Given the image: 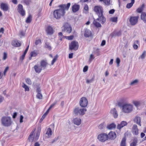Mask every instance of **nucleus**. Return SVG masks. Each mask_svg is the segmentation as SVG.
<instances>
[{
  "instance_id": "a19ab883",
  "label": "nucleus",
  "mask_w": 146,
  "mask_h": 146,
  "mask_svg": "<svg viewBox=\"0 0 146 146\" xmlns=\"http://www.w3.org/2000/svg\"><path fill=\"white\" fill-rule=\"evenodd\" d=\"M84 10L85 11V13H87L89 11V7L87 4H85L84 7Z\"/></svg>"
},
{
  "instance_id": "f257e3e1",
  "label": "nucleus",
  "mask_w": 146,
  "mask_h": 146,
  "mask_svg": "<svg viewBox=\"0 0 146 146\" xmlns=\"http://www.w3.org/2000/svg\"><path fill=\"white\" fill-rule=\"evenodd\" d=\"M70 5V3H69L67 5L62 4L58 5V7L60 8L55 9L53 11L54 18L56 19H59L64 17L65 13V10H68Z\"/></svg>"
},
{
  "instance_id": "72a5a7b5",
  "label": "nucleus",
  "mask_w": 146,
  "mask_h": 146,
  "mask_svg": "<svg viewBox=\"0 0 146 146\" xmlns=\"http://www.w3.org/2000/svg\"><path fill=\"white\" fill-rule=\"evenodd\" d=\"M100 2H103L105 5L108 6L110 4V0H99Z\"/></svg>"
},
{
  "instance_id": "de8ad7c7",
  "label": "nucleus",
  "mask_w": 146,
  "mask_h": 146,
  "mask_svg": "<svg viewBox=\"0 0 146 146\" xmlns=\"http://www.w3.org/2000/svg\"><path fill=\"white\" fill-rule=\"evenodd\" d=\"M111 21L113 22H116L117 21V17H113L111 18Z\"/></svg>"
},
{
  "instance_id": "f03ea898",
  "label": "nucleus",
  "mask_w": 146,
  "mask_h": 146,
  "mask_svg": "<svg viewBox=\"0 0 146 146\" xmlns=\"http://www.w3.org/2000/svg\"><path fill=\"white\" fill-rule=\"evenodd\" d=\"M40 131L41 128L40 127H38L36 130L35 129L33 130L28 138L29 141L32 142L33 140H37L39 136Z\"/></svg>"
},
{
  "instance_id": "2f4dec72",
  "label": "nucleus",
  "mask_w": 146,
  "mask_h": 146,
  "mask_svg": "<svg viewBox=\"0 0 146 146\" xmlns=\"http://www.w3.org/2000/svg\"><path fill=\"white\" fill-rule=\"evenodd\" d=\"M126 138L125 137H123L121 142L120 146H126Z\"/></svg>"
},
{
  "instance_id": "8fccbe9b",
  "label": "nucleus",
  "mask_w": 146,
  "mask_h": 146,
  "mask_svg": "<svg viewBox=\"0 0 146 146\" xmlns=\"http://www.w3.org/2000/svg\"><path fill=\"white\" fill-rule=\"evenodd\" d=\"M41 40L40 39L36 40L35 42V44L36 45H37L39 44H41Z\"/></svg>"
},
{
  "instance_id": "7c9ffc66",
  "label": "nucleus",
  "mask_w": 146,
  "mask_h": 146,
  "mask_svg": "<svg viewBox=\"0 0 146 146\" xmlns=\"http://www.w3.org/2000/svg\"><path fill=\"white\" fill-rule=\"evenodd\" d=\"M38 54V51L36 50H34L31 52L30 55L31 57H35Z\"/></svg>"
},
{
  "instance_id": "39448f33",
  "label": "nucleus",
  "mask_w": 146,
  "mask_h": 146,
  "mask_svg": "<svg viewBox=\"0 0 146 146\" xmlns=\"http://www.w3.org/2000/svg\"><path fill=\"white\" fill-rule=\"evenodd\" d=\"M122 110L124 112L128 113L132 111L133 106L130 104H125L122 106Z\"/></svg>"
},
{
  "instance_id": "69168bd1",
  "label": "nucleus",
  "mask_w": 146,
  "mask_h": 146,
  "mask_svg": "<svg viewBox=\"0 0 146 146\" xmlns=\"http://www.w3.org/2000/svg\"><path fill=\"white\" fill-rule=\"evenodd\" d=\"M116 62L117 64V65H119L120 62V60L119 58H117L116 59Z\"/></svg>"
},
{
  "instance_id": "6ab92c4d",
  "label": "nucleus",
  "mask_w": 146,
  "mask_h": 146,
  "mask_svg": "<svg viewBox=\"0 0 146 146\" xmlns=\"http://www.w3.org/2000/svg\"><path fill=\"white\" fill-rule=\"evenodd\" d=\"M80 8V6L79 5L75 4L72 7V11L74 13L78 11Z\"/></svg>"
},
{
  "instance_id": "5fc2aeb1",
  "label": "nucleus",
  "mask_w": 146,
  "mask_h": 146,
  "mask_svg": "<svg viewBox=\"0 0 146 146\" xmlns=\"http://www.w3.org/2000/svg\"><path fill=\"white\" fill-rule=\"evenodd\" d=\"M23 2L27 5H29L31 2V1L30 0H24Z\"/></svg>"
},
{
  "instance_id": "412c9836",
  "label": "nucleus",
  "mask_w": 146,
  "mask_h": 146,
  "mask_svg": "<svg viewBox=\"0 0 146 146\" xmlns=\"http://www.w3.org/2000/svg\"><path fill=\"white\" fill-rule=\"evenodd\" d=\"M34 68L35 72L38 73H40L42 70L41 66L38 65H35L34 67Z\"/></svg>"
},
{
  "instance_id": "c03bdc74",
  "label": "nucleus",
  "mask_w": 146,
  "mask_h": 146,
  "mask_svg": "<svg viewBox=\"0 0 146 146\" xmlns=\"http://www.w3.org/2000/svg\"><path fill=\"white\" fill-rule=\"evenodd\" d=\"M106 125L105 123L104 122H103V123L101 124L98 126V128L100 129H103L104 127H105Z\"/></svg>"
},
{
  "instance_id": "774afa93",
  "label": "nucleus",
  "mask_w": 146,
  "mask_h": 146,
  "mask_svg": "<svg viewBox=\"0 0 146 146\" xmlns=\"http://www.w3.org/2000/svg\"><path fill=\"white\" fill-rule=\"evenodd\" d=\"M4 100V98L1 96H0V103L2 102Z\"/></svg>"
},
{
  "instance_id": "79ce46f5",
  "label": "nucleus",
  "mask_w": 146,
  "mask_h": 146,
  "mask_svg": "<svg viewBox=\"0 0 146 146\" xmlns=\"http://www.w3.org/2000/svg\"><path fill=\"white\" fill-rule=\"evenodd\" d=\"M22 87L25 88V91H29V87L25 83H23V85Z\"/></svg>"
},
{
  "instance_id": "4468645a",
  "label": "nucleus",
  "mask_w": 146,
  "mask_h": 146,
  "mask_svg": "<svg viewBox=\"0 0 146 146\" xmlns=\"http://www.w3.org/2000/svg\"><path fill=\"white\" fill-rule=\"evenodd\" d=\"M84 36L86 38L89 37H92L93 36V35L91 32L90 30L87 29H85L84 31Z\"/></svg>"
},
{
  "instance_id": "680f3d73",
  "label": "nucleus",
  "mask_w": 146,
  "mask_h": 146,
  "mask_svg": "<svg viewBox=\"0 0 146 146\" xmlns=\"http://www.w3.org/2000/svg\"><path fill=\"white\" fill-rule=\"evenodd\" d=\"M25 55H24V54H23V55L20 57V60L22 61L25 58Z\"/></svg>"
},
{
  "instance_id": "e433bc0d",
  "label": "nucleus",
  "mask_w": 146,
  "mask_h": 146,
  "mask_svg": "<svg viewBox=\"0 0 146 146\" xmlns=\"http://www.w3.org/2000/svg\"><path fill=\"white\" fill-rule=\"evenodd\" d=\"M126 102V100L124 99H121L119 102H118L117 105L119 106H121L123 103Z\"/></svg>"
},
{
  "instance_id": "c85d7f7f",
  "label": "nucleus",
  "mask_w": 146,
  "mask_h": 146,
  "mask_svg": "<svg viewBox=\"0 0 146 146\" xmlns=\"http://www.w3.org/2000/svg\"><path fill=\"white\" fill-rule=\"evenodd\" d=\"M134 121L137 124L141 126V119L139 117L137 116L136 117L134 120Z\"/></svg>"
},
{
  "instance_id": "58836bf2",
  "label": "nucleus",
  "mask_w": 146,
  "mask_h": 146,
  "mask_svg": "<svg viewBox=\"0 0 146 146\" xmlns=\"http://www.w3.org/2000/svg\"><path fill=\"white\" fill-rule=\"evenodd\" d=\"M32 19V16L30 14L29 15L26 20V22L27 23H30Z\"/></svg>"
},
{
  "instance_id": "49530a36",
  "label": "nucleus",
  "mask_w": 146,
  "mask_h": 146,
  "mask_svg": "<svg viewBox=\"0 0 146 146\" xmlns=\"http://www.w3.org/2000/svg\"><path fill=\"white\" fill-rule=\"evenodd\" d=\"M58 57V56L57 55H56L52 60L51 63V65H53L54 64V63L56 62V61L57 60Z\"/></svg>"
},
{
  "instance_id": "bb28decb",
  "label": "nucleus",
  "mask_w": 146,
  "mask_h": 146,
  "mask_svg": "<svg viewBox=\"0 0 146 146\" xmlns=\"http://www.w3.org/2000/svg\"><path fill=\"white\" fill-rule=\"evenodd\" d=\"M141 18L145 23H146V13L143 12L141 13Z\"/></svg>"
},
{
  "instance_id": "ea45409f",
  "label": "nucleus",
  "mask_w": 146,
  "mask_h": 146,
  "mask_svg": "<svg viewBox=\"0 0 146 146\" xmlns=\"http://www.w3.org/2000/svg\"><path fill=\"white\" fill-rule=\"evenodd\" d=\"M133 104L137 107L140 105V102L139 101H133Z\"/></svg>"
},
{
  "instance_id": "864d4df0",
  "label": "nucleus",
  "mask_w": 146,
  "mask_h": 146,
  "mask_svg": "<svg viewBox=\"0 0 146 146\" xmlns=\"http://www.w3.org/2000/svg\"><path fill=\"white\" fill-rule=\"evenodd\" d=\"M7 52H4L3 54V60H5L7 58Z\"/></svg>"
},
{
  "instance_id": "b1692460",
  "label": "nucleus",
  "mask_w": 146,
  "mask_h": 146,
  "mask_svg": "<svg viewBox=\"0 0 146 146\" xmlns=\"http://www.w3.org/2000/svg\"><path fill=\"white\" fill-rule=\"evenodd\" d=\"M110 113L113 115L114 118H117L118 115L117 112L115 108H113L111 110Z\"/></svg>"
},
{
  "instance_id": "2eb2a0df",
  "label": "nucleus",
  "mask_w": 146,
  "mask_h": 146,
  "mask_svg": "<svg viewBox=\"0 0 146 146\" xmlns=\"http://www.w3.org/2000/svg\"><path fill=\"white\" fill-rule=\"evenodd\" d=\"M40 66H41L42 69H45L48 65L47 61L46 60H42L40 62Z\"/></svg>"
},
{
  "instance_id": "1a4fd4ad",
  "label": "nucleus",
  "mask_w": 146,
  "mask_h": 146,
  "mask_svg": "<svg viewBox=\"0 0 146 146\" xmlns=\"http://www.w3.org/2000/svg\"><path fill=\"white\" fill-rule=\"evenodd\" d=\"M108 137L107 134L101 133L98 135V139L100 141L104 142L108 140Z\"/></svg>"
},
{
  "instance_id": "e2e57ef3",
  "label": "nucleus",
  "mask_w": 146,
  "mask_h": 146,
  "mask_svg": "<svg viewBox=\"0 0 146 146\" xmlns=\"http://www.w3.org/2000/svg\"><path fill=\"white\" fill-rule=\"evenodd\" d=\"M23 117L22 115H21L20 117V122L21 123L23 122Z\"/></svg>"
},
{
  "instance_id": "0eeeda50",
  "label": "nucleus",
  "mask_w": 146,
  "mask_h": 146,
  "mask_svg": "<svg viewBox=\"0 0 146 146\" xmlns=\"http://www.w3.org/2000/svg\"><path fill=\"white\" fill-rule=\"evenodd\" d=\"M139 17L138 16H130L129 19V21L131 25H134L137 24L138 22Z\"/></svg>"
},
{
  "instance_id": "423d86ee",
  "label": "nucleus",
  "mask_w": 146,
  "mask_h": 146,
  "mask_svg": "<svg viewBox=\"0 0 146 146\" xmlns=\"http://www.w3.org/2000/svg\"><path fill=\"white\" fill-rule=\"evenodd\" d=\"M62 28V32L66 31L69 34L72 31V28L71 26L67 23H65Z\"/></svg>"
},
{
  "instance_id": "aec40b11",
  "label": "nucleus",
  "mask_w": 146,
  "mask_h": 146,
  "mask_svg": "<svg viewBox=\"0 0 146 146\" xmlns=\"http://www.w3.org/2000/svg\"><path fill=\"white\" fill-rule=\"evenodd\" d=\"M127 124V123L126 121H123L119 124L117 125V129L120 130L121 128L126 125Z\"/></svg>"
},
{
  "instance_id": "603ef678",
  "label": "nucleus",
  "mask_w": 146,
  "mask_h": 146,
  "mask_svg": "<svg viewBox=\"0 0 146 146\" xmlns=\"http://www.w3.org/2000/svg\"><path fill=\"white\" fill-rule=\"evenodd\" d=\"M146 51H144L143 52L142 54L140 56V57L141 59H144L145 56H146Z\"/></svg>"
},
{
  "instance_id": "37998d69",
  "label": "nucleus",
  "mask_w": 146,
  "mask_h": 146,
  "mask_svg": "<svg viewBox=\"0 0 146 146\" xmlns=\"http://www.w3.org/2000/svg\"><path fill=\"white\" fill-rule=\"evenodd\" d=\"M66 39L69 40H71L73 39L74 36L73 35H70L69 36H64Z\"/></svg>"
},
{
  "instance_id": "9d476101",
  "label": "nucleus",
  "mask_w": 146,
  "mask_h": 146,
  "mask_svg": "<svg viewBox=\"0 0 146 146\" xmlns=\"http://www.w3.org/2000/svg\"><path fill=\"white\" fill-rule=\"evenodd\" d=\"M86 111V110L85 109H79V108H75L74 110V113L76 115H83L85 114V112Z\"/></svg>"
},
{
  "instance_id": "cd10ccee",
  "label": "nucleus",
  "mask_w": 146,
  "mask_h": 146,
  "mask_svg": "<svg viewBox=\"0 0 146 146\" xmlns=\"http://www.w3.org/2000/svg\"><path fill=\"white\" fill-rule=\"evenodd\" d=\"M74 124L77 125H80L81 123V119H80L76 118L73 119Z\"/></svg>"
},
{
  "instance_id": "bf43d9fd",
  "label": "nucleus",
  "mask_w": 146,
  "mask_h": 146,
  "mask_svg": "<svg viewBox=\"0 0 146 146\" xmlns=\"http://www.w3.org/2000/svg\"><path fill=\"white\" fill-rule=\"evenodd\" d=\"M56 103H54L53 104L51 105L49 107V108H48V110L49 111L50 110L56 105Z\"/></svg>"
},
{
  "instance_id": "6e6552de",
  "label": "nucleus",
  "mask_w": 146,
  "mask_h": 146,
  "mask_svg": "<svg viewBox=\"0 0 146 146\" xmlns=\"http://www.w3.org/2000/svg\"><path fill=\"white\" fill-rule=\"evenodd\" d=\"M69 49L70 50H77L78 48V43L76 41H72L69 45Z\"/></svg>"
},
{
  "instance_id": "3c124183",
  "label": "nucleus",
  "mask_w": 146,
  "mask_h": 146,
  "mask_svg": "<svg viewBox=\"0 0 146 146\" xmlns=\"http://www.w3.org/2000/svg\"><path fill=\"white\" fill-rule=\"evenodd\" d=\"M26 82L28 84L31 85L32 84V82L30 79L29 78H27L26 80Z\"/></svg>"
},
{
  "instance_id": "7ed1b4c3",
  "label": "nucleus",
  "mask_w": 146,
  "mask_h": 146,
  "mask_svg": "<svg viewBox=\"0 0 146 146\" xmlns=\"http://www.w3.org/2000/svg\"><path fill=\"white\" fill-rule=\"evenodd\" d=\"M1 121L2 124L6 127L10 126L12 123L11 118L7 116L2 117L1 119Z\"/></svg>"
},
{
  "instance_id": "5701e85b",
  "label": "nucleus",
  "mask_w": 146,
  "mask_h": 146,
  "mask_svg": "<svg viewBox=\"0 0 146 146\" xmlns=\"http://www.w3.org/2000/svg\"><path fill=\"white\" fill-rule=\"evenodd\" d=\"M145 7L144 3L141 6L138 7L136 10V12L139 13H142Z\"/></svg>"
},
{
  "instance_id": "393cba45",
  "label": "nucleus",
  "mask_w": 146,
  "mask_h": 146,
  "mask_svg": "<svg viewBox=\"0 0 146 146\" xmlns=\"http://www.w3.org/2000/svg\"><path fill=\"white\" fill-rule=\"evenodd\" d=\"M46 31L47 33L49 35H51L53 33V30L52 27L50 26L47 27Z\"/></svg>"
},
{
  "instance_id": "a878e982",
  "label": "nucleus",
  "mask_w": 146,
  "mask_h": 146,
  "mask_svg": "<svg viewBox=\"0 0 146 146\" xmlns=\"http://www.w3.org/2000/svg\"><path fill=\"white\" fill-rule=\"evenodd\" d=\"M46 136L47 137H50L52 135V131L50 128H48L46 132Z\"/></svg>"
},
{
  "instance_id": "dca6fc26",
  "label": "nucleus",
  "mask_w": 146,
  "mask_h": 146,
  "mask_svg": "<svg viewBox=\"0 0 146 146\" xmlns=\"http://www.w3.org/2000/svg\"><path fill=\"white\" fill-rule=\"evenodd\" d=\"M98 18L96 19V20L100 21L102 24H104L106 21V19L104 16L103 14L98 16Z\"/></svg>"
},
{
  "instance_id": "4d7b16f0",
  "label": "nucleus",
  "mask_w": 146,
  "mask_h": 146,
  "mask_svg": "<svg viewBox=\"0 0 146 146\" xmlns=\"http://www.w3.org/2000/svg\"><path fill=\"white\" fill-rule=\"evenodd\" d=\"M9 69V67L8 66H7L5 68V70L3 72V75L4 76H5L6 73L7 72L8 70Z\"/></svg>"
},
{
  "instance_id": "09e8293b",
  "label": "nucleus",
  "mask_w": 146,
  "mask_h": 146,
  "mask_svg": "<svg viewBox=\"0 0 146 146\" xmlns=\"http://www.w3.org/2000/svg\"><path fill=\"white\" fill-rule=\"evenodd\" d=\"M49 111L47 110L46 111V112L43 115L41 119H44L45 118L46 115L48 113Z\"/></svg>"
},
{
  "instance_id": "ddd939ff",
  "label": "nucleus",
  "mask_w": 146,
  "mask_h": 146,
  "mask_svg": "<svg viewBox=\"0 0 146 146\" xmlns=\"http://www.w3.org/2000/svg\"><path fill=\"white\" fill-rule=\"evenodd\" d=\"M108 139H109L111 140H114L116 137V133L113 131H111L110 132L109 134L107 135Z\"/></svg>"
},
{
  "instance_id": "4c0bfd02",
  "label": "nucleus",
  "mask_w": 146,
  "mask_h": 146,
  "mask_svg": "<svg viewBox=\"0 0 146 146\" xmlns=\"http://www.w3.org/2000/svg\"><path fill=\"white\" fill-rule=\"evenodd\" d=\"M134 2L135 0H131V3L127 4L126 7L128 9L132 7Z\"/></svg>"
},
{
  "instance_id": "f704fd0d",
  "label": "nucleus",
  "mask_w": 146,
  "mask_h": 146,
  "mask_svg": "<svg viewBox=\"0 0 146 146\" xmlns=\"http://www.w3.org/2000/svg\"><path fill=\"white\" fill-rule=\"evenodd\" d=\"M44 47L49 50H52L51 46H50V43L48 42H45Z\"/></svg>"
},
{
  "instance_id": "a18cd8bd",
  "label": "nucleus",
  "mask_w": 146,
  "mask_h": 146,
  "mask_svg": "<svg viewBox=\"0 0 146 146\" xmlns=\"http://www.w3.org/2000/svg\"><path fill=\"white\" fill-rule=\"evenodd\" d=\"M36 96L37 98L39 99H41L42 98V96L41 92L37 93Z\"/></svg>"
},
{
  "instance_id": "a211bd4d",
  "label": "nucleus",
  "mask_w": 146,
  "mask_h": 146,
  "mask_svg": "<svg viewBox=\"0 0 146 146\" xmlns=\"http://www.w3.org/2000/svg\"><path fill=\"white\" fill-rule=\"evenodd\" d=\"M0 8L3 11H7L9 10V7L7 3H1L0 5Z\"/></svg>"
},
{
  "instance_id": "20e7f679",
  "label": "nucleus",
  "mask_w": 146,
  "mask_h": 146,
  "mask_svg": "<svg viewBox=\"0 0 146 146\" xmlns=\"http://www.w3.org/2000/svg\"><path fill=\"white\" fill-rule=\"evenodd\" d=\"M94 11L98 16L102 15L104 13V9L102 6L100 5H96L94 7Z\"/></svg>"
},
{
  "instance_id": "f8f14e48",
  "label": "nucleus",
  "mask_w": 146,
  "mask_h": 146,
  "mask_svg": "<svg viewBox=\"0 0 146 146\" xmlns=\"http://www.w3.org/2000/svg\"><path fill=\"white\" fill-rule=\"evenodd\" d=\"M17 10L19 13L23 16L25 15V11L23 10V6L21 4H19L18 6Z\"/></svg>"
},
{
  "instance_id": "13d9d810",
  "label": "nucleus",
  "mask_w": 146,
  "mask_h": 146,
  "mask_svg": "<svg viewBox=\"0 0 146 146\" xmlns=\"http://www.w3.org/2000/svg\"><path fill=\"white\" fill-rule=\"evenodd\" d=\"M88 69V66H86L83 68V71L84 72H86L87 71Z\"/></svg>"
},
{
  "instance_id": "c9c22d12",
  "label": "nucleus",
  "mask_w": 146,
  "mask_h": 146,
  "mask_svg": "<svg viewBox=\"0 0 146 146\" xmlns=\"http://www.w3.org/2000/svg\"><path fill=\"white\" fill-rule=\"evenodd\" d=\"M97 21L96 19L94 20L93 22V24L97 27H102L101 25Z\"/></svg>"
},
{
  "instance_id": "052dcab7",
  "label": "nucleus",
  "mask_w": 146,
  "mask_h": 146,
  "mask_svg": "<svg viewBox=\"0 0 146 146\" xmlns=\"http://www.w3.org/2000/svg\"><path fill=\"white\" fill-rule=\"evenodd\" d=\"M138 82V80H135L132 82L131 83L130 85H133L137 83Z\"/></svg>"
},
{
  "instance_id": "9b49d317",
  "label": "nucleus",
  "mask_w": 146,
  "mask_h": 146,
  "mask_svg": "<svg viewBox=\"0 0 146 146\" xmlns=\"http://www.w3.org/2000/svg\"><path fill=\"white\" fill-rule=\"evenodd\" d=\"M88 100L86 98L82 97L81 98L80 101V104L82 107H86L88 105Z\"/></svg>"
},
{
  "instance_id": "6e6d98bb",
  "label": "nucleus",
  "mask_w": 146,
  "mask_h": 146,
  "mask_svg": "<svg viewBox=\"0 0 146 146\" xmlns=\"http://www.w3.org/2000/svg\"><path fill=\"white\" fill-rule=\"evenodd\" d=\"M94 58L95 57H94V56L93 54H91L89 59V61L90 62H91L93 59H94Z\"/></svg>"
},
{
  "instance_id": "0e129e2a",
  "label": "nucleus",
  "mask_w": 146,
  "mask_h": 146,
  "mask_svg": "<svg viewBox=\"0 0 146 146\" xmlns=\"http://www.w3.org/2000/svg\"><path fill=\"white\" fill-rule=\"evenodd\" d=\"M114 12L115 10L114 9H112L110 10L109 12L110 14H113L114 13Z\"/></svg>"
},
{
  "instance_id": "4be33fe9",
  "label": "nucleus",
  "mask_w": 146,
  "mask_h": 146,
  "mask_svg": "<svg viewBox=\"0 0 146 146\" xmlns=\"http://www.w3.org/2000/svg\"><path fill=\"white\" fill-rule=\"evenodd\" d=\"M12 44L14 46L19 47L21 46V43L20 42H19L17 40H15L12 41Z\"/></svg>"
},
{
  "instance_id": "338daca9",
  "label": "nucleus",
  "mask_w": 146,
  "mask_h": 146,
  "mask_svg": "<svg viewBox=\"0 0 146 146\" xmlns=\"http://www.w3.org/2000/svg\"><path fill=\"white\" fill-rule=\"evenodd\" d=\"M133 48L134 49L136 50L138 48V46L136 44H134L133 45Z\"/></svg>"
},
{
  "instance_id": "c756f323",
  "label": "nucleus",
  "mask_w": 146,
  "mask_h": 146,
  "mask_svg": "<svg viewBox=\"0 0 146 146\" xmlns=\"http://www.w3.org/2000/svg\"><path fill=\"white\" fill-rule=\"evenodd\" d=\"M137 142L138 140L137 138H134L133 139V142L130 144V146H136Z\"/></svg>"
},
{
  "instance_id": "f3484780",
  "label": "nucleus",
  "mask_w": 146,
  "mask_h": 146,
  "mask_svg": "<svg viewBox=\"0 0 146 146\" xmlns=\"http://www.w3.org/2000/svg\"><path fill=\"white\" fill-rule=\"evenodd\" d=\"M138 129L136 125H134L132 128V132L135 135H137L138 134Z\"/></svg>"
},
{
  "instance_id": "473e14b6",
  "label": "nucleus",
  "mask_w": 146,
  "mask_h": 146,
  "mask_svg": "<svg viewBox=\"0 0 146 146\" xmlns=\"http://www.w3.org/2000/svg\"><path fill=\"white\" fill-rule=\"evenodd\" d=\"M116 127L115 125L113 123L108 125L107 126V128L110 129H111L115 128Z\"/></svg>"
}]
</instances>
